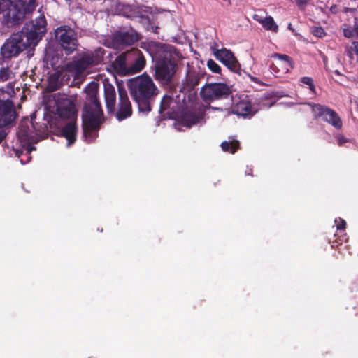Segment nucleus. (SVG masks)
<instances>
[{"mask_svg": "<svg viewBox=\"0 0 358 358\" xmlns=\"http://www.w3.org/2000/svg\"><path fill=\"white\" fill-rule=\"evenodd\" d=\"M213 55L215 57L226 66L229 70L239 76L241 75V65L231 50H227L226 48L220 50L215 49L213 51Z\"/></svg>", "mask_w": 358, "mask_h": 358, "instance_id": "4468645a", "label": "nucleus"}, {"mask_svg": "<svg viewBox=\"0 0 358 358\" xmlns=\"http://www.w3.org/2000/svg\"><path fill=\"white\" fill-rule=\"evenodd\" d=\"M127 87L130 96L137 104L138 111L148 114L152 110L159 90L153 80L146 74H142L128 80Z\"/></svg>", "mask_w": 358, "mask_h": 358, "instance_id": "f03ea898", "label": "nucleus"}, {"mask_svg": "<svg viewBox=\"0 0 358 358\" xmlns=\"http://www.w3.org/2000/svg\"><path fill=\"white\" fill-rule=\"evenodd\" d=\"M271 57L275 59V62L270 65V69L276 77L287 73L290 68H293L292 59L289 56L273 53Z\"/></svg>", "mask_w": 358, "mask_h": 358, "instance_id": "dca6fc26", "label": "nucleus"}, {"mask_svg": "<svg viewBox=\"0 0 358 358\" xmlns=\"http://www.w3.org/2000/svg\"><path fill=\"white\" fill-rule=\"evenodd\" d=\"M348 140L346 139L345 137L343 136H339L338 137V145L340 146H342L345 143L348 142Z\"/></svg>", "mask_w": 358, "mask_h": 358, "instance_id": "f704fd0d", "label": "nucleus"}, {"mask_svg": "<svg viewBox=\"0 0 358 358\" xmlns=\"http://www.w3.org/2000/svg\"><path fill=\"white\" fill-rule=\"evenodd\" d=\"M288 29H290V30H292V31H293V29L292 28V24H291V23H289V24H288Z\"/></svg>", "mask_w": 358, "mask_h": 358, "instance_id": "ea45409f", "label": "nucleus"}, {"mask_svg": "<svg viewBox=\"0 0 358 358\" xmlns=\"http://www.w3.org/2000/svg\"><path fill=\"white\" fill-rule=\"evenodd\" d=\"M86 98L82 110L83 136L89 142L98 136V132L105 122L103 110L98 99V85L92 83L85 88Z\"/></svg>", "mask_w": 358, "mask_h": 358, "instance_id": "f257e3e1", "label": "nucleus"}, {"mask_svg": "<svg viewBox=\"0 0 358 358\" xmlns=\"http://www.w3.org/2000/svg\"><path fill=\"white\" fill-rule=\"evenodd\" d=\"M97 230L101 231H103V229H99V228H97Z\"/></svg>", "mask_w": 358, "mask_h": 358, "instance_id": "a18cd8bd", "label": "nucleus"}, {"mask_svg": "<svg viewBox=\"0 0 358 358\" xmlns=\"http://www.w3.org/2000/svg\"><path fill=\"white\" fill-rule=\"evenodd\" d=\"M145 66V59L140 50L131 48L118 55L112 62L115 71L120 76L140 72Z\"/></svg>", "mask_w": 358, "mask_h": 358, "instance_id": "20e7f679", "label": "nucleus"}, {"mask_svg": "<svg viewBox=\"0 0 358 358\" xmlns=\"http://www.w3.org/2000/svg\"><path fill=\"white\" fill-rule=\"evenodd\" d=\"M355 35L358 37V20L355 18Z\"/></svg>", "mask_w": 358, "mask_h": 358, "instance_id": "e433bc0d", "label": "nucleus"}, {"mask_svg": "<svg viewBox=\"0 0 358 358\" xmlns=\"http://www.w3.org/2000/svg\"><path fill=\"white\" fill-rule=\"evenodd\" d=\"M310 0H295L297 6L300 9H304Z\"/></svg>", "mask_w": 358, "mask_h": 358, "instance_id": "473e14b6", "label": "nucleus"}, {"mask_svg": "<svg viewBox=\"0 0 358 358\" xmlns=\"http://www.w3.org/2000/svg\"><path fill=\"white\" fill-rule=\"evenodd\" d=\"M353 51H355V50L352 47L347 48L345 50V54L350 58V60L354 59Z\"/></svg>", "mask_w": 358, "mask_h": 358, "instance_id": "72a5a7b5", "label": "nucleus"}, {"mask_svg": "<svg viewBox=\"0 0 358 358\" xmlns=\"http://www.w3.org/2000/svg\"><path fill=\"white\" fill-rule=\"evenodd\" d=\"M148 47L155 60V78L162 84H169L177 69L173 48L155 41H150Z\"/></svg>", "mask_w": 358, "mask_h": 358, "instance_id": "7ed1b4c3", "label": "nucleus"}, {"mask_svg": "<svg viewBox=\"0 0 358 358\" xmlns=\"http://www.w3.org/2000/svg\"><path fill=\"white\" fill-rule=\"evenodd\" d=\"M301 82L305 85H308L310 90L313 93H314V94L316 93L315 87L313 80L312 78L308 77V76L302 77L301 78Z\"/></svg>", "mask_w": 358, "mask_h": 358, "instance_id": "c85d7f7f", "label": "nucleus"}, {"mask_svg": "<svg viewBox=\"0 0 358 358\" xmlns=\"http://www.w3.org/2000/svg\"><path fill=\"white\" fill-rule=\"evenodd\" d=\"M253 19L259 22L266 30L272 31L275 33L278 32V26L275 22L273 17L267 16L263 18L258 15H254Z\"/></svg>", "mask_w": 358, "mask_h": 358, "instance_id": "393cba45", "label": "nucleus"}, {"mask_svg": "<svg viewBox=\"0 0 358 358\" xmlns=\"http://www.w3.org/2000/svg\"><path fill=\"white\" fill-rule=\"evenodd\" d=\"M104 96L108 112L109 113H113L116 102V92L112 85H104Z\"/></svg>", "mask_w": 358, "mask_h": 358, "instance_id": "4be33fe9", "label": "nucleus"}, {"mask_svg": "<svg viewBox=\"0 0 358 358\" xmlns=\"http://www.w3.org/2000/svg\"><path fill=\"white\" fill-rule=\"evenodd\" d=\"M202 119V115L194 110H186L183 112L180 117V123L187 128L196 124Z\"/></svg>", "mask_w": 358, "mask_h": 358, "instance_id": "412c9836", "label": "nucleus"}, {"mask_svg": "<svg viewBox=\"0 0 358 358\" xmlns=\"http://www.w3.org/2000/svg\"><path fill=\"white\" fill-rule=\"evenodd\" d=\"M97 230L101 231H103V229H99V228H97Z\"/></svg>", "mask_w": 358, "mask_h": 358, "instance_id": "49530a36", "label": "nucleus"}, {"mask_svg": "<svg viewBox=\"0 0 358 358\" xmlns=\"http://www.w3.org/2000/svg\"><path fill=\"white\" fill-rule=\"evenodd\" d=\"M174 99L170 95H164L160 102L159 113L164 118L173 119L175 110L173 104Z\"/></svg>", "mask_w": 358, "mask_h": 358, "instance_id": "6ab92c4d", "label": "nucleus"}, {"mask_svg": "<svg viewBox=\"0 0 358 358\" xmlns=\"http://www.w3.org/2000/svg\"><path fill=\"white\" fill-rule=\"evenodd\" d=\"M47 32V21L42 15L34 20L26 22L18 33L22 36L29 48H34Z\"/></svg>", "mask_w": 358, "mask_h": 358, "instance_id": "39448f33", "label": "nucleus"}, {"mask_svg": "<svg viewBox=\"0 0 358 358\" xmlns=\"http://www.w3.org/2000/svg\"><path fill=\"white\" fill-rule=\"evenodd\" d=\"M343 36L348 38H352L354 36V35L355 34V28L354 29H351L350 27L343 28Z\"/></svg>", "mask_w": 358, "mask_h": 358, "instance_id": "2f4dec72", "label": "nucleus"}, {"mask_svg": "<svg viewBox=\"0 0 358 358\" xmlns=\"http://www.w3.org/2000/svg\"><path fill=\"white\" fill-rule=\"evenodd\" d=\"M335 222L336 224L337 230L342 234L339 237V240L336 241L338 242V243L341 244L343 241H346L348 239L347 234L345 232L347 224L345 220L341 217L336 219Z\"/></svg>", "mask_w": 358, "mask_h": 358, "instance_id": "cd10ccee", "label": "nucleus"}, {"mask_svg": "<svg viewBox=\"0 0 358 358\" xmlns=\"http://www.w3.org/2000/svg\"><path fill=\"white\" fill-rule=\"evenodd\" d=\"M352 45H353V49H354L356 55L358 56V42L353 41Z\"/></svg>", "mask_w": 358, "mask_h": 358, "instance_id": "c9c22d12", "label": "nucleus"}, {"mask_svg": "<svg viewBox=\"0 0 358 358\" xmlns=\"http://www.w3.org/2000/svg\"><path fill=\"white\" fill-rule=\"evenodd\" d=\"M21 35L17 32L12 34L1 47L0 53L4 59L17 57L29 48Z\"/></svg>", "mask_w": 358, "mask_h": 358, "instance_id": "9d476101", "label": "nucleus"}, {"mask_svg": "<svg viewBox=\"0 0 358 358\" xmlns=\"http://www.w3.org/2000/svg\"><path fill=\"white\" fill-rule=\"evenodd\" d=\"M45 128L46 126H44L42 130L38 129L32 121L29 122L27 120L20 124L17 136L20 143L24 145L36 143L45 131Z\"/></svg>", "mask_w": 358, "mask_h": 358, "instance_id": "f8f14e48", "label": "nucleus"}, {"mask_svg": "<svg viewBox=\"0 0 358 358\" xmlns=\"http://www.w3.org/2000/svg\"><path fill=\"white\" fill-rule=\"evenodd\" d=\"M207 66L213 73H220L221 72V67L213 59L208 61Z\"/></svg>", "mask_w": 358, "mask_h": 358, "instance_id": "c756f323", "label": "nucleus"}, {"mask_svg": "<svg viewBox=\"0 0 358 358\" xmlns=\"http://www.w3.org/2000/svg\"><path fill=\"white\" fill-rule=\"evenodd\" d=\"M311 34L318 38H322L326 35L323 28L321 27H313L311 28Z\"/></svg>", "mask_w": 358, "mask_h": 358, "instance_id": "7c9ffc66", "label": "nucleus"}, {"mask_svg": "<svg viewBox=\"0 0 358 358\" xmlns=\"http://www.w3.org/2000/svg\"><path fill=\"white\" fill-rule=\"evenodd\" d=\"M78 127L76 120L68 122L62 129V136L67 140V145H72L76 141Z\"/></svg>", "mask_w": 358, "mask_h": 358, "instance_id": "aec40b11", "label": "nucleus"}, {"mask_svg": "<svg viewBox=\"0 0 358 358\" xmlns=\"http://www.w3.org/2000/svg\"><path fill=\"white\" fill-rule=\"evenodd\" d=\"M55 40L66 55L77 50L79 43L77 32L68 25H62L55 30Z\"/></svg>", "mask_w": 358, "mask_h": 358, "instance_id": "0eeeda50", "label": "nucleus"}, {"mask_svg": "<svg viewBox=\"0 0 358 358\" xmlns=\"http://www.w3.org/2000/svg\"><path fill=\"white\" fill-rule=\"evenodd\" d=\"M141 35L134 29L119 31L113 35L112 42L116 48L132 45L141 39Z\"/></svg>", "mask_w": 358, "mask_h": 358, "instance_id": "2eb2a0df", "label": "nucleus"}, {"mask_svg": "<svg viewBox=\"0 0 358 358\" xmlns=\"http://www.w3.org/2000/svg\"><path fill=\"white\" fill-rule=\"evenodd\" d=\"M118 109L115 117L118 120L122 121L131 116L133 110L131 101L124 87L118 85Z\"/></svg>", "mask_w": 358, "mask_h": 358, "instance_id": "f3484780", "label": "nucleus"}, {"mask_svg": "<svg viewBox=\"0 0 358 358\" xmlns=\"http://www.w3.org/2000/svg\"><path fill=\"white\" fill-rule=\"evenodd\" d=\"M88 358H91V357H88Z\"/></svg>", "mask_w": 358, "mask_h": 358, "instance_id": "09e8293b", "label": "nucleus"}, {"mask_svg": "<svg viewBox=\"0 0 358 358\" xmlns=\"http://www.w3.org/2000/svg\"><path fill=\"white\" fill-rule=\"evenodd\" d=\"M17 116L13 101L9 98L0 99V143L7 136L6 129L15 124Z\"/></svg>", "mask_w": 358, "mask_h": 358, "instance_id": "6e6552de", "label": "nucleus"}, {"mask_svg": "<svg viewBox=\"0 0 358 358\" xmlns=\"http://www.w3.org/2000/svg\"><path fill=\"white\" fill-rule=\"evenodd\" d=\"M315 119H320L331 124L336 129L342 127V120L333 109L320 103H309Z\"/></svg>", "mask_w": 358, "mask_h": 358, "instance_id": "9b49d317", "label": "nucleus"}, {"mask_svg": "<svg viewBox=\"0 0 358 358\" xmlns=\"http://www.w3.org/2000/svg\"><path fill=\"white\" fill-rule=\"evenodd\" d=\"M231 94L232 90L231 87L223 83L206 84L200 91V96L206 103L229 99Z\"/></svg>", "mask_w": 358, "mask_h": 358, "instance_id": "1a4fd4ad", "label": "nucleus"}, {"mask_svg": "<svg viewBox=\"0 0 358 358\" xmlns=\"http://www.w3.org/2000/svg\"><path fill=\"white\" fill-rule=\"evenodd\" d=\"M227 3L230 5L231 4V1L230 0H227Z\"/></svg>", "mask_w": 358, "mask_h": 358, "instance_id": "37998d69", "label": "nucleus"}, {"mask_svg": "<svg viewBox=\"0 0 358 358\" xmlns=\"http://www.w3.org/2000/svg\"><path fill=\"white\" fill-rule=\"evenodd\" d=\"M145 20H147L148 22H150V20H149V17H145Z\"/></svg>", "mask_w": 358, "mask_h": 358, "instance_id": "de8ad7c7", "label": "nucleus"}, {"mask_svg": "<svg viewBox=\"0 0 358 358\" xmlns=\"http://www.w3.org/2000/svg\"><path fill=\"white\" fill-rule=\"evenodd\" d=\"M335 73H336L337 75H340L339 71H337V70H336V71H335Z\"/></svg>", "mask_w": 358, "mask_h": 358, "instance_id": "a19ab883", "label": "nucleus"}, {"mask_svg": "<svg viewBox=\"0 0 358 358\" xmlns=\"http://www.w3.org/2000/svg\"><path fill=\"white\" fill-rule=\"evenodd\" d=\"M16 73L13 71L11 67L1 66L0 67V82L4 83L15 80Z\"/></svg>", "mask_w": 358, "mask_h": 358, "instance_id": "a878e982", "label": "nucleus"}, {"mask_svg": "<svg viewBox=\"0 0 358 358\" xmlns=\"http://www.w3.org/2000/svg\"><path fill=\"white\" fill-rule=\"evenodd\" d=\"M94 64V57L90 54H83L76 59H73L69 66L71 67L77 73L81 74Z\"/></svg>", "mask_w": 358, "mask_h": 358, "instance_id": "a211bd4d", "label": "nucleus"}, {"mask_svg": "<svg viewBox=\"0 0 358 358\" xmlns=\"http://www.w3.org/2000/svg\"><path fill=\"white\" fill-rule=\"evenodd\" d=\"M55 113L62 120H76L78 110L74 101L67 96H59L56 100Z\"/></svg>", "mask_w": 358, "mask_h": 358, "instance_id": "ddd939ff", "label": "nucleus"}, {"mask_svg": "<svg viewBox=\"0 0 358 358\" xmlns=\"http://www.w3.org/2000/svg\"><path fill=\"white\" fill-rule=\"evenodd\" d=\"M233 113L240 116L252 115V106L247 97L240 99L234 106Z\"/></svg>", "mask_w": 358, "mask_h": 358, "instance_id": "5701e85b", "label": "nucleus"}, {"mask_svg": "<svg viewBox=\"0 0 358 358\" xmlns=\"http://www.w3.org/2000/svg\"><path fill=\"white\" fill-rule=\"evenodd\" d=\"M7 2L10 3L8 15L14 24H20L36 7V0H0V13L6 10Z\"/></svg>", "mask_w": 358, "mask_h": 358, "instance_id": "423d86ee", "label": "nucleus"}, {"mask_svg": "<svg viewBox=\"0 0 358 358\" xmlns=\"http://www.w3.org/2000/svg\"><path fill=\"white\" fill-rule=\"evenodd\" d=\"M203 76L194 69L187 71L185 80L183 83L184 87L188 90H192L197 85Z\"/></svg>", "mask_w": 358, "mask_h": 358, "instance_id": "b1692460", "label": "nucleus"}, {"mask_svg": "<svg viewBox=\"0 0 358 358\" xmlns=\"http://www.w3.org/2000/svg\"><path fill=\"white\" fill-rule=\"evenodd\" d=\"M152 31L154 33L158 34L157 30L159 29V27L156 26V27H155V28L153 27H152Z\"/></svg>", "mask_w": 358, "mask_h": 358, "instance_id": "58836bf2", "label": "nucleus"}, {"mask_svg": "<svg viewBox=\"0 0 358 358\" xmlns=\"http://www.w3.org/2000/svg\"><path fill=\"white\" fill-rule=\"evenodd\" d=\"M16 154H17V157H20V155H19V152H16Z\"/></svg>", "mask_w": 358, "mask_h": 358, "instance_id": "79ce46f5", "label": "nucleus"}, {"mask_svg": "<svg viewBox=\"0 0 358 358\" xmlns=\"http://www.w3.org/2000/svg\"><path fill=\"white\" fill-rule=\"evenodd\" d=\"M97 230L101 231H103V229H99V228H97Z\"/></svg>", "mask_w": 358, "mask_h": 358, "instance_id": "c03bdc74", "label": "nucleus"}, {"mask_svg": "<svg viewBox=\"0 0 358 358\" xmlns=\"http://www.w3.org/2000/svg\"><path fill=\"white\" fill-rule=\"evenodd\" d=\"M249 77H250L251 80L254 81L256 83H259V80H258L257 78L251 76L250 75H249Z\"/></svg>", "mask_w": 358, "mask_h": 358, "instance_id": "4c0bfd02", "label": "nucleus"}, {"mask_svg": "<svg viewBox=\"0 0 358 358\" xmlns=\"http://www.w3.org/2000/svg\"><path fill=\"white\" fill-rule=\"evenodd\" d=\"M220 146L224 152H229L231 154L235 153L238 149H240L239 141L237 140L223 141Z\"/></svg>", "mask_w": 358, "mask_h": 358, "instance_id": "bb28decb", "label": "nucleus"}]
</instances>
